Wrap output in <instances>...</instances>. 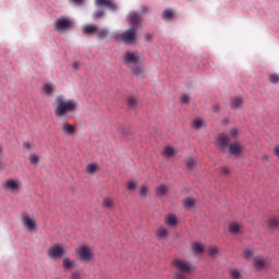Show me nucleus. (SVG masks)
I'll return each instance as SVG.
<instances>
[{
	"label": "nucleus",
	"mask_w": 279,
	"mask_h": 279,
	"mask_svg": "<svg viewBox=\"0 0 279 279\" xmlns=\"http://www.w3.org/2000/svg\"><path fill=\"white\" fill-rule=\"evenodd\" d=\"M56 105L54 114L58 119L68 117L69 113L77 110V101L74 99H66L64 96H58L56 98Z\"/></svg>",
	"instance_id": "f257e3e1"
},
{
	"label": "nucleus",
	"mask_w": 279,
	"mask_h": 279,
	"mask_svg": "<svg viewBox=\"0 0 279 279\" xmlns=\"http://www.w3.org/2000/svg\"><path fill=\"white\" fill-rule=\"evenodd\" d=\"M173 266L177 269L174 272V279H186L196 269L195 265L186 259H174Z\"/></svg>",
	"instance_id": "f03ea898"
},
{
	"label": "nucleus",
	"mask_w": 279,
	"mask_h": 279,
	"mask_svg": "<svg viewBox=\"0 0 279 279\" xmlns=\"http://www.w3.org/2000/svg\"><path fill=\"white\" fill-rule=\"evenodd\" d=\"M122 61L128 66H132V64H140V62H145V56L138 53V51H126L123 57Z\"/></svg>",
	"instance_id": "7ed1b4c3"
},
{
	"label": "nucleus",
	"mask_w": 279,
	"mask_h": 279,
	"mask_svg": "<svg viewBox=\"0 0 279 279\" xmlns=\"http://www.w3.org/2000/svg\"><path fill=\"white\" fill-rule=\"evenodd\" d=\"M76 257L78 260H82V263H90L93 258H95V255L93 254V250L88 247L87 245H82L76 248Z\"/></svg>",
	"instance_id": "20e7f679"
},
{
	"label": "nucleus",
	"mask_w": 279,
	"mask_h": 279,
	"mask_svg": "<svg viewBox=\"0 0 279 279\" xmlns=\"http://www.w3.org/2000/svg\"><path fill=\"white\" fill-rule=\"evenodd\" d=\"M2 189L4 191H10L11 193H21L23 183L19 179H9L2 183Z\"/></svg>",
	"instance_id": "39448f33"
},
{
	"label": "nucleus",
	"mask_w": 279,
	"mask_h": 279,
	"mask_svg": "<svg viewBox=\"0 0 279 279\" xmlns=\"http://www.w3.org/2000/svg\"><path fill=\"white\" fill-rule=\"evenodd\" d=\"M215 145L220 151H226L230 147V136L226 133H220L215 141Z\"/></svg>",
	"instance_id": "423d86ee"
},
{
	"label": "nucleus",
	"mask_w": 279,
	"mask_h": 279,
	"mask_svg": "<svg viewBox=\"0 0 279 279\" xmlns=\"http://www.w3.org/2000/svg\"><path fill=\"white\" fill-rule=\"evenodd\" d=\"M64 256V247L60 244H54L53 246L48 248V257L51 260H58Z\"/></svg>",
	"instance_id": "0eeeda50"
},
{
	"label": "nucleus",
	"mask_w": 279,
	"mask_h": 279,
	"mask_svg": "<svg viewBox=\"0 0 279 279\" xmlns=\"http://www.w3.org/2000/svg\"><path fill=\"white\" fill-rule=\"evenodd\" d=\"M72 25L73 23L71 20L66 17H59L54 22V29H57V32H66V29H71Z\"/></svg>",
	"instance_id": "6e6552de"
},
{
	"label": "nucleus",
	"mask_w": 279,
	"mask_h": 279,
	"mask_svg": "<svg viewBox=\"0 0 279 279\" xmlns=\"http://www.w3.org/2000/svg\"><path fill=\"white\" fill-rule=\"evenodd\" d=\"M122 41L126 45H133L136 40V27H131L121 35Z\"/></svg>",
	"instance_id": "1a4fd4ad"
},
{
	"label": "nucleus",
	"mask_w": 279,
	"mask_h": 279,
	"mask_svg": "<svg viewBox=\"0 0 279 279\" xmlns=\"http://www.w3.org/2000/svg\"><path fill=\"white\" fill-rule=\"evenodd\" d=\"M22 222H23V226L26 228V230H28V232H36V230H38V225L36 223V219L27 215L22 216Z\"/></svg>",
	"instance_id": "9d476101"
},
{
	"label": "nucleus",
	"mask_w": 279,
	"mask_h": 279,
	"mask_svg": "<svg viewBox=\"0 0 279 279\" xmlns=\"http://www.w3.org/2000/svg\"><path fill=\"white\" fill-rule=\"evenodd\" d=\"M243 149H245V147L239 142L229 144V154H231V156H241V154H243Z\"/></svg>",
	"instance_id": "9b49d317"
},
{
	"label": "nucleus",
	"mask_w": 279,
	"mask_h": 279,
	"mask_svg": "<svg viewBox=\"0 0 279 279\" xmlns=\"http://www.w3.org/2000/svg\"><path fill=\"white\" fill-rule=\"evenodd\" d=\"M96 8H108L111 12L117 11V4L112 0H95Z\"/></svg>",
	"instance_id": "f8f14e48"
},
{
	"label": "nucleus",
	"mask_w": 279,
	"mask_h": 279,
	"mask_svg": "<svg viewBox=\"0 0 279 279\" xmlns=\"http://www.w3.org/2000/svg\"><path fill=\"white\" fill-rule=\"evenodd\" d=\"M155 235L160 241H167V239H169V229H167L165 226H159L155 232Z\"/></svg>",
	"instance_id": "ddd939ff"
},
{
	"label": "nucleus",
	"mask_w": 279,
	"mask_h": 279,
	"mask_svg": "<svg viewBox=\"0 0 279 279\" xmlns=\"http://www.w3.org/2000/svg\"><path fill=\"white\" fill-rule=\"evenodd\" d=\"M126 19L129 23L132 24V27H135V29H138V26L141 25V21H143V19L138 13H130Z\"/></svg>",
	"instance_id": "4468645a"
},
{
	"label": "nucleus",
	"mask_w": 279,
	"mask_h": 279,
	"mask_svg": "<svg viewBox=\"0 0 279 279\" xmlns=\"http://www.w3.org/2000/svg\"><path fill=\"white\" fill-rule=\"evenodd\" d=\"M163 221L166 226H169V228L178 227V217L173 214L166 215Z\"/></svg>",
	"instance_id": "2eb2a0df"
},
{
	"label": "nucleus",
	"mask_w": 279,
	"mask_h": 279,
	"mask_svg": "<svg viewBox=\"0 0 279 279\" xmlns=\"http://www.w3.org/2000/svg\"><path fill=\"white\" fill-rule=\"evenodd\" d=\"M62 267L65 271H71L72 269H75V267H77V263L75 262V259L64 257L62 259Z\"/></svg>",
	"instance_id": "dca6fc26"
},
{
	"label": "nucleus",
	"mask_w": 279,
	"mask_h": 279,
	"mask_svg": "<svg viewBox=\"0 0 279 279\" xmlns=\"http://www.w3.org/2000/svg\"><path fill=\"white\" fill-rule=\"evenodd\" d=\"M254 267L257 269V271H260L267 267V260L263 257H255L254 258Z\"/></svg>",
	"instance_id": "f3484780"
},
{
	"label": "nucleus",
	"mask_w": 279,
	"mask_h": 279,
	"mask_svg": "<svg viewBox=\"0 0 279 279\" xmlns=\"http://www.w3.org/2000/svg\"><path fill=\"white\" fill-rule=\"evenodd\" d=\"M61 128L64 134H68L69 136H73V134H75V126L71 125L69 122H63Z\"/></svg>",
	"instance_id": "a211bd4d"
},
{
	"label": "nucleus",
	"mask_w": 279,
	"mask_h": 279,
	"mask_svg": "<svg viewBox=\"0 0 279 279\" xmlns=\"http://www.w3.org/2000/svg\"><path fill=\"white\" fill-rule=\"evenodd\" d=\"M132 71H133L134 75H136L137 77H141L143 75V73H145V65L142 63H135L132 66Z\"/></svg>",
	"instance_id": "6ab92c4d"
},
{
	"label": "nucleus",
	"mask_w": 279,
	"mask_h": 279,
	"mask_svg": "<svg viewBox=\"0 0 279 279\" xmlns=\"http://www.w3.org/2000/svg\"><path fill=\"white\" fill-rule=\"evenodd\" d=\"M241 230H243V225H241V223L232 222L229 226V232L231 234H239L241 232Z\"/></svg>",
	"instance_id": "aec40b11"
},
{
	"label": "nucleus",
	"mask_w": 279,
	"mask_h": 279,
	"mask_svg": "<svg viewBox=\"0 0 279 279\" xmlns=\"http://www.w3.org/2000/svg\"><path fill=\"white\" fill-rule=\"evenodd\" d=\"M169 193V187L165 184L158 185L156 187V195L157 197H165Z\"/></svg>",
	"instance_id": "412c9836"
},
{
	"label": "nucleus",
	"mask_w": 279,
	"mask_h": 279,
	"mask_svg": "<svg viewBox=\"0 0 279 279\" xmlns=\"http://www.w3.org/2000/svg\"><path fill=\"white\" fill-rule=\"evenodd\" d=\"M268 228L270 230H278L279 228V218L276 216H272L268 219Z\"/></svg>",
	"instance_id": "4be33fe9"
},
{
	"label": "nucleus",
	"mask_w": 279,
	"mask_h": 279,
	"mask_svg": "<svg viewBox=\"0 0 279 279\" xmlns=\"http://www.w3.org/2000/svg\"><path fill=\"white\" fill-rule=\"evenodd\" d=\"M192 252L195 255L204 254V245H202V243H199V242H195L192 245Z\"/></svg>",
	"instance_id": "5701e85b"
},
{
	"label": "nucleus",
	"mask_w": 279,
	"mask_h": 279,
	"mask_svg": "<svg viewBox=\"0 0 279 279\" xmlns=\"http://www.w3.org/2000/svg\"><path fill=\"white\" fill-rule=\"evenodd\" d=\"M104 208H108L111 210V208H114V198L112 197H105L102 201Z\"/></svg>",
	"instance_id": "b1692460"
},
{
	"label": "nucleus",
	"mask_w": 279,
	"mask_h": 279,
	"mask_svg": "<svg viewBox=\"0 0 279 279\" xmlns=\"http://www.w3.org/2000/svg\"><path fill=\"white\" fill-rule=\"evenodd\" d=\"M95 32H97V26L93 24H88L83 27V33L86 34L87 36L95 34Z\"/></svg>",
	"instance_id": "393cba45"
},
{
	"label": "nucleus",
	"mask_w": 279,
	"mask_h": 279,
	"mask_svg": "<svg viewBox=\"0 0 279 279\" xmlns=\"http://www.w3.org/2000/svg\"><path fill=\"white\" fill-rule=\"evenodd\" d=\"M242 106H243V99L241 97H236V98L232 99L231 108L233 110H239V108H242Z\"/></svg>",
	"instance_id": "a878e982"
},
{
	"label": "nucleus",
	"mask_w": 279,
	"mask_h": 279,
	"mask_svg": "<svg viewBox=\"0 0 279 279\" xmlns=\"http://www.w3.org/2000/svg\"><path fill=\"white\" fill-rule=\"evenodd\" d=\"M99 169V166L97 163H88L86 167V171L89 175H95Z\"/></svg>",
	"instance_id": "bb28decb"
},
{
	"label": "nucleus",
	"mask_w": 279,
	"mask_h": 279,
	"mask_svg": "<svg viewBox=\"0 0 279 279\" xmlns=\"http://www.w3.org/2000/svg\"><path fill=\"white\" fill-rule=\"evenodd\" d=\"M163 156L166 158H172V156H175V150L171 146H166L162 151Z\"/></svg>",
	"instance_id": "cd10ccee"
},
{
	"label": "nucleus",
	"mask_w": 279,
	"mask_h": 279,
	"mask_svg": "<svg viewBox=\"0 0 279 279\" xmlns=\"http://www.w3.org/2000/svg\"><path fill=\"white\" fill-rule=\"evenodd\" d=\"M204 125H206V122H204V120H202V119H195L192 122V128H194V130H202V128H204Z\"/></svg>",
	"instance_id": "c85d7f7f"
},
{
	"label": "nucleus",
	"mask_w": 279,
	"mask_h": 279,
	"mask_svg": "<svg viewBox=\"0 0 279 279\" xmlns=\"http://www.w3.org/2000/svg\"><path fill=\"white\" fill-rule=\"evenodd\" d=\"M183 205L185 206V208H194L195 199H193L192 197H185L183 199Z\"/></svg>",
	"instance_id": "c756f323"
},
{
	"label": "nucleus",
	"mask_w": 279,
	"mask_h": 279,
	"mask_svg": "<svg viewBox=\"0 0 279 279\" xmlns=\"http://www.w3.org/2000/svg\"><path fill=\"white\" fill-rule=\"evenodd\" d=\"M162 19L165 21H171L173 19V10H171V9L165 10L162 13Z\"/></svg>",
	"instance_id": "7c9ffc66"
},
{
	"label": "nucleus",
	"mask_w": 279,
	"mask_h": 279,
	"mask_svg": "<svg viewBox=\"0 0 279 279\" xmlns=\"http://www.w3.org/2000/svg\"><path fill=\"white\" fill-rule=\"evenodd\" d=\"M217 254H219V247H217V246L208 247V256H210L211 258H216Z\"/></svg>",
	"instance_id": "2f4dec72"
},
{
	"label": "nucleus",
	"mask_w": 279,
	"mask_h": 279,
	"mask_svg": "<svg viewBox=\"0 0 279 279\" xmlns=\"http://www.w3.org/2000/svg\"><path fill=\"white\" fill-rule=\"evenodd\" d=\"M29 162H31V165H38V162H40V157H38V155H36V154H31Z\"/></svg>",
	"instance_id": "473e14b6"
},
{
	"label": "nucleus",
	"mask_w": 279,
	"mask_h": 279,
	"mask_svg": "<svg viewBox=\"0 0 279 279\" xmlns=\"http://www.w3.org/2000/svg\"><path fill=\"white\" fill-rule=\"evenodd\" d=\"M147 193H149V187H147V185H142L140 189L141 197H147Z\"/></svg>",
	"instance_id": "72a5a7b5"
},
{
	"label": "nucleus",
	"mask_w": 279,
	"mask_h": 279,
	"mask_svg": "<svg viewBox=\"0 0 279 279\" xmlns=\"http://www.w3.org/2000/svg\"><path fill=\"white\" fill-rule=\"evenodd\" d=\"M44 93H46V95H51V93H53V85L49 83L44 85Z\"/></svg>",
	"instance_id": "f704fd0d"
},
{
	"label": "nucleus",
	"mask_w": 279,
	"mask_h": 279,
	"mask_svg": "<svg viewBox=\"0 0 279 279\" xmlns=\"http://www.w3.org/2000/svg\"><path fill=\"white\" fill-rule=\"evenodd\" d=\"M98 38L104 39L108 37V29L102 28L97 33Z\"/></svg>",
	"instance_id": "c9c22d12"
},
{
	"label": "nucleus",
	"mask_w": 279,
	"mask_h": 279,
	"mask_svg": "<svg viewBox=\"0 0 279 279\" xmlns=\"http://www.w3.org/2000/svg\"><path fill=\"white\" fill-rule=\"evenodd\" d=\"M136 104H137V101H136V98H134V97H129L128 98V106H129V108H136Z\"/></svg>",
	"instance_id": "e433bc0d"
},
{
	"label": "nucleus",
	"mask_w": 279,
	"mask_h": 279,
	"mask_svg": "<svg viewBox=\"0 0 279 279\" xmlns=\"http://www.w3.org/2000/svg\"><path fill=\"white\" fill-rule=\"evenodd\" d=\"M230 276L233 279H241V272L239 271V269L230 270Z\"/></svg>",
	"instance_id": "4c0bfd02"
},
{
	"label": "nucleus",
	"mask_w": 279,
	"mask_h": 279,
	"mask_svg": "<svg viewBox=\"0 0 279 279\" xmlns=\"http://www.w3.org/2000/svg\"><path fill=\"white\" fill-rule=\"evenodd\" d=\"M136 186H138V183L136 181H129L126 184V189L129 191H134V189H136Z\"/></svg>",
	"instance_id": "58836bf2"
},
{
	"label": "nucleus",
	"mask_w": 279,
	"mask_h": 279,
	"mask_svg": "<svg viewBox=\"0 0 279 279\" xmlns=\"http://www.w3.org/2000/svg\"><path fill=\"white\" fill-rule=\"evenodd\" d=\"M269 82L271 83V84H278V82H279V75L278 74H269Z\"/></svg>",
	"instance_id": "ea45409f"
},
{
	"label": "nucleus",
	"mask_w": 279,
	"mask_h": 279,
	"mask_svg": "<svg viewBox=\"0 0 279 279\" xmlns=\"http://www.w3.org/2000/svg\"><path fill=\"white\" fill-rule=\"evenodd\" d=\"M186 167L190 170L195 169V159H193V158L186 159Z\"/></svg>",
	"instance_id": "a19ab883"
},
{
	"label": "nucleus",
	"mask_w": 279,
	"mask_h": 279,
	"mask_svg": "<svg viewBox=\"0 0 279 279\" xmlns=\"http://www.w3.org/2000/svg\"><path fill=\"white\" fill-rule=\"evenodd\" d=\"M104 11H96L94 14H93V19L95 21L99 20V19H104Z\"/></svg>",
	"instance_id": "79ce46f5"
},
{
	"label": "nucleus",
	"mask_w": 279,
	"mask_h": 279,
	"mask_svg": "<svg viewBox=\"0 0 279 279\" xmlns=\"http://www.w3.org/2000/svg\"><path fill=\"white\" fill-rule=\"evenodd\" d=\"M191 101V97L187 94H183L181 96V104H189Z\"/></svg>",
	"instance_id": "37998d69"
},
{
	"label": "nucleus",
	"mask_w": 279,
	"mask_h": 279,
	"mask_svg": "<svg viewBox=\"0 0 279 279\" xmlns=\"http://www.w3.org/2000/svg\"><path fill=\"white\" fill-rule=\"evenodd\" d=\"M70 279H82V275L78 271H73Z\"/></svg>",
	"instance_id": "c03bdc74"
},
{
	"label": "nucleus",
	"mask_w": 279,
	"mask_h": 279,
	"mask_svg": "<svg viewBox=\"0 0 279 279\" xmlns=\"http://www.w3.org/2000/svg\"><path fill=\"white\" fill-rule=\"evenodd\" d=\"M220 171L222 175H230V169L228 167H222Z\"/></svg>",
	"instance_id": "a18cd8bd"
},
{
	"label": "nucleus",
	"mask_w": 279,
	"mask_h": 279,
	"mask_svg": "<svg viewBox=\"0 0 279 279\" xmlns=\"http://www.w3.org/2000/svg\"><path fill=\"white\" fill-rule=\"evenodd\" d=\"M81 66L82 63H80V61H75L74 63H72V69H74V71H78Z\"/></svg>",
	"instance_id": "49530a36"
},
{
	"label": "nucleus",
	"mask_w": 279,
	"mask_h": 279,
	"mask_svg": "<svg viewBox=\"0 0 279 279\" xmlns=\"http://www.w3.org/2000/svg\"><path fill=\"white\" fill-rule=\"evenodd\" d=\"M238 135H239V131L236 129L230 130V136H232V138H236Z\"/></svg>",
	"instance_id": "de8ad7c7"
},
{
	"label": "nucleus",
	"mask_w": 279,
	"mask_h": 279,
	"mask_svg": "<svg viewBox=\"0 0 279 279\" xmlns=\"http://www.w3.org/2000/svg\"><path fill=\"white\" fill-rule=\"evenodd\" d=\"M23 147L26 151H32V144L29 142H24Z\"/></svg>",
	"instance_id": "09e8293b"
},
{
	"label": "nucleus",
	"mask_w": 279,
	"mask_h": 279,
	"mask_svg": "<svg viewBox=\"0 0 279 279\" xmlns=\"http://www.w3.org/2000/svg\"><path fill=\"white\" fill-rule=\"evenodd\" d=\"M244 258H246L247 260H250V258H252V251L251 250L244 251Z\"/></svg>",
	"instance_id": "8fccbe9b"
},
{
	"label": "nucleus",
	"mask_w": 279,
	"mask_h": 279,
	"mask_svg": "<svg viewBox=\"0 0 279 279\" xmlns=\"http://www.w3.org/2000/svg\"><path fill=\"white\" fill-rule=\"evenodd\" d=\"M154 37L151 36V34H146L145 35V40H146V43H151V39H153Z\"/></svg>",
	"instance_id": "3c124183"
},
{
	"label": "nucleus",
	"mask_w": 279,
	"mask_h": 279,
	"mask_svg": "<svg viewBox=\"0 0 279 279\" xmlns=\"http://www.w3.org/2000/svg\"><path fill=\"white\" fill-rule=\"evenodd\" d=\"M148 8L147 7H145V5H143V7H141V13L142 14H145L146 12H148Z\"/></svg>",
	"instance_id": "603ef678"
},
{
	"label": "nucleus",
	"mask_w": 279,
	"mask_h": 279,
	"mask_svg": "<svg viewBox=\"0 0 279 279\" xmlns=\"http://www.w3.org/2000/svg\"><path fill=\"white\" fill-rule=\"evenodd\" d=\"M262 160H265L266 162H268L269 156H268L267 154H264V155L262 156Z\"/></svg>",
	"instance_id": "864d4df0"
},
{
	"label": "nucleus",
	"mask_w": 279,
	"mask_h": 279,
	"mask_svg": "<svg viewBox=\"0 0 279 279\" xmlns=\"http://www.w3.org/2000/svg\"><path fill=\"white\" fill-rule=\"evenodd\" d=\"M213 110H214L215 112H219V105H214V106H213Z\"/></svg>",
	"instance_id": "5fc2aeb1"
},
{
	"label": "nucleus",
	"mask_w": 279,
	"mask_h": 279,
	"mask_svg": "<svg viewBox=\"0 0 279 279\" xmlns=\"http://www.w3.org/2000/svg\"><path fill=\"white\" fill-rule=\"evenodd\" d=\"M3 156V145L0 144V158Z\"/></svg>",
	"instance_id": "6e6d98bb"
},
{
	"label": "nucleus",
	"mask_w": 279,
	"mask_h": 279,
	"mask_svg": "<svg viewBox=\"0 0 279 279\" xmlns=\"http://www.w3.org/2000/svg\"><path fill=\"white\" fill-rule=\"evenodd\" d=\"M70 1H72L73 3L80 4V3H82V1H84V0H70Z\"/></svg>",
	"instance_id": "4d7b16f0"
},
{
	"label": "nucleus",
	"mask_w": 279,
	"mask_h": 279,
	"mask_svg": "<svg viewBox=\"0 0 279 279\" xmlns=\"http://www.w3.org/2000/svg\"><path fill=\"white\" fill-rule=\"evenodd\" d=\"M121 134H123L124 136H128V134H130V131H126V132L121 131Z\"/></svg>",
	"instance_id": "13d9d810"
}]
</instances>
